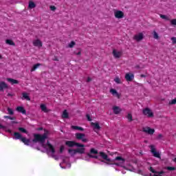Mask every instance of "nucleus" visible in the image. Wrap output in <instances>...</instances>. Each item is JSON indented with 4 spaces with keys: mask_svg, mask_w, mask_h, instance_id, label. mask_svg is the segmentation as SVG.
<instances>
[{
    "mask_svg": "<svg viewBox=\"0 0 176 176\" xmlns=\"http://www.w3.org/2000/svg\"><path fill=\"white\" fill-rule=\"evenodd\" d=\"M45 131L43 135L41 134H34V142H41V144L45 143V141L47 140V135L49 134V131H46V129L44 130Z\"/></svg>",
    "mask_w": 176,
    "mask_h": 176,
    "instance_id": "1",
    "label": "nucleus"
},
{
    "mask_svg": "<svg viewBox=\"0 0 176 176\" xmlns=\"http://www.w3.org/2000/svg\"><path fill=\"white\" fill-rule=\"evenodd\" d=\"M65 145H67V146H69V148H72L74 146H78V148H85V144L78 143L75 141H66Z\"/></svg>",
    "mask_w": 176,
    "mask_h": 176,
    "instance_id": "2",
    "label": "nucleus"
},
{
    "mask_svg": "<svg viewBox=\"0 0 176 176\" xmlns=\"http://www.w3.org/2000/svg\"><path fill=\"white\" fill-rule=\"evenodd\" d=\"M149 148L151 149V153H153V156L154 157H157L158 159H162V157L160 156V153L156 151V148L155 147V145H150Z\"/></svg>",
    "mask_w": 176,
    "mask_h": 176,
    "instance_id": "3",
    "label": "nucleus"
},
{
    "mask_svg": "<svg viewBox=\"0 0 176 176\" xmlns=\"http://www.w3.org/2000/svg\"><path fill=\"white\" fill-rule=\"evenodd\" d=\"M142 113L144 116H147V118H153V112L148 107L142 110Z\"/></svg>",
    "mask_w": 176,
    "mask_h": 176,
    "instance_id": "4",
    "label": "nucleus"
},
{
    "mask_svg": "<svg viewBox=\"0 0 176 176\" xmlns=\"http://www.w3.org/2000/svg\"><path fill=\"white\" fill-rule=\"evenodd\" d=\"M85 137H86V135H85V133H76V140H81L82 142H87L89 140L85 138Z\"/></svg>",
    "mask_w": 176,
    "mask_h": 176,
    "instance_id": "5",
    "label": "nucleus"
},
{
    "mask_svg": "<svg viewBox=\"0 0 176 176\" xmlns=\"http://www.w3.org/2000/svg\"><path fill=\"white\" fill-rule=\"evenodd\" d=\"M125 79L126 82H133L134 80V74L133 73H126L125 74Z\"/></svg>",
    "mask_w": 176,
    "mask_h": 176,
    "instance_id": "6",
    "label": "nucleus"
},
{
    "mask_svg": "<svg viewBox=\"0 0 176 176\" xmlns=\"http://www.w3.org/2000/svg\"><path fill=\"white\" fill-rule=\"evenodd\" d=\"M114 16L116 19H123L124 17V13L120 10L114 12Z\"/></svg>",
    "mask_w": 176,
    "mask_h": 176,
    "instance_id": "7",
    "label": "nucleus"
},
{
    "mask_svg": "<svg viewBox=\"0 0 176 176\" xmlns=\"http://www.w3.org/2000/svg\"><path fill=\"white\" fill-rule=\"evenodd\" d=\"M134 41H136L137 42H140V41H142L144 39V34L139 33L138 34H135L133 36Z\"/></svg>",
    "mask_w": 176,
    "mask_h": 176,
    "instance_id": "8",
    "label": "nucleus"
},
{
    "mask_svg": "<svg viewBox=\"0 0 176 176\" xmlns=\"http://www.w3.org/2000/svg\"><path fill=\"white\" fill-rule=\"evenodd\" d=\"M144 133H147V134H150L152 135L155 133V129H151L150 127L147 126L146 128H143Z\"/></svg>",
    "mask_w": 176,
    "mask_h": 176,
    "instance_id": "9",
    "label": "nucleus"
},
{
    "mask_svg": "<svg viewBox=\"0 0 176 176\" xmlns=\"http://www.w3.org/2000/svg\"><path fill=\"white\" fill-rule=\"evenodd\" d=\"M47 146L48 147L51 153H52V154L56 153V149L54 148V146H53V145H52V144H50V142L49 140L47 141Z\"/></svg>",
    "mask_w": 176,
    "mask_h": 176,
    "instance_id": "10",
    "label": "nucleus"
},
{
    "mask_svg": "<svg viewBox=\"0 0 176 176\" xmlns=\"http://www.w3.org/2000/svg\"><path fill=\"white\" fill-rule=\"evenodd\" d=\"M113 56L115 58H120L122 57V52H118L116 50H113Z\"/></svg>",
    "mask_w": 176,
    "mask_h": 176,
    "instance_id": "11",
    "label": "nucleus"
},
{
    "mask_svg": "<svg viewBox=\"0 0 176 176\" xmlns=\"http://www.w3.org/2000/svg\"><path fill=\"white\" fill-rule=\"evenodd\" d=\"M16 111L17 112H20L21 113H22L23 115H27V111L25 110V109H24L23 107L21 106H19L16 107Z\"/></svg>",
    "mask_w": 176,
    "mask_h": 176,
    "instance_id": "12",
    "label": "nucleus"
},
{
    "mask_svg": "<svg viewBox=\"0 0 176 176\" xmlns=\"http://www.w3.org/2000/svg\"><path fill=\"white\" fill-rule=\"evenodd\" d=\"M113 113H115V115H119V113L122 112V109H120V107L114 106L113 107Z\"/></svg>",
    "mask_w": 176,
    "mask_h": 176,
    "instance_id": "13",
    "label": "nucleus"
},
{
    "mask_svg": "<svg viewBox=\"0 0 176 176\" xmlns=\"http://www.w3.org/2000/svg\"><path fill=\"white\" fill-rule=\"evenodd\" d=\"M33 45L36 47H42L43 46L42 41H41L39 39L34 40L33 41Z\"/></svg>",
    "mask_w": 176,
    "mask_h": 176,
    "instance_id": "14",
    "label": "nucleus"
},
{
    "mask_svg": "<svg viewBox=\"0 0 176 176\" xmlns=\"http://www.w3.org/2000/svg\"><path fill=\"white\" fill-rule=\"evenodd\" d=\"M85 148L84 147L82 148H78L75 149V151H73L74 153H80V155H83L85 153Z\"/></svg>",
    "mask_w": 176,
    "mask_h": 176,
    "instance_id": "15",
    "label": "nucleus"
},
{
    "mask_svg": "<svg viewBox=\"0 0 176 176\" xmlns=\"http://www.w3.org/2000/svg\"><path fill=\"white\" fill-rule=\"evenodd\" d=\"M100 156H101L104 160H107V162H111V159L108 158V155H107L104 152H99Z\"/></svg>",
    "mask_w": 176,
    "mask_h": 176,
    "instance_id": "16",
    "label": "nucleus"
},
{
    "mask_svg": "<svg viewBox=\"0 0 176 176\" xmlns=\"http://www.w3.org/2000/svg\"><path fill=\"white\" fill-rule=\"evenodd\" d=\"M23 135H21V133H20L19 132L14 133V139L20 140V141H21V139H23Z\"/></svg>",
    "mask_w": 176,
    "mask_h": 176,
    "instance_id": "17",
    "label": "nucleus"
},
{
    "mask_svg": "<svg viewBox=\"0 0 176 176\" xmlns=\"http://www.w3.org/2000/svg\"><path fill=\"white\" fill-rule=\"evenodd\" d=\"M91 126H94V130L101 129V126H100V124H98V122H91Z\"/></svg>",
    "mask_w": 176,
    "mask_h": 176,
    "instance_id": "18",
    "label": "nucleus"
},
{
    "mask_svg": "<svg viewBox=\"0 0 176 176\" xmlns=\"http://www.w3.org/2000/svg\"><path fill=\"white\" fill-rule=\"evenodd\" d=\"M22 100H27V101H31V98H30L28 94L23 92L22 93Z\"/></svg>",
    "mask_w": 176,
    "mask_h": 176,
    "instance_id": "19",
    "label": "nucleus"
},
{
    "mask_svg": "<svg viewBox=\"0 0 176 176\" xmlns=\"http://www.w3.org/2000/svg\"><path fill=\"white\" fill-rule=\"evenodd\" d=\"M8 82L11 83V85H19V80L8 78H7Z\"/></svg>",
    "mask_w": 176,
    "mask_h": 176,
    "instance_id": "20",
    "label": "nucleus"
},
{
    "mask_svg": "<svg viewBox=\"0 0 176 176\" xmlns=\"http://www.w3.org/2000/svg\"><path fill=\"white\" fill-rule=\"evenodd\" d=\"M3 89H8V84L5 82H0V91H3Z\"/></svg>",
    "mask_w": 176,
    "mask_h": 176,
    "instance_id": "21",
    "label": "nucleus"
},
{
    "mask_svg": "<svg viewBox=\"0 0 176 176\" xmlns=\"http://www.w3.org/2000/svg\"><path fill=\"white\" fill-rule=\"evenodd\" d=\"M110 93H111L113 96H116L117 98H120V95L118 93L116 89H110Z\"/></svg>",
    "mask_w": 176,
    "mask_h": 176,
    "instance_id": "22",
    "label": "nucleus"
},
{
    "mask_svg": "<svg viewBox=\"0 0 176 176\" xmlns=\"http://www.w3.org/2000/svg\"><path fill=\"white\" fill-rule=\"evenodd\" d=\"M72 130H78L79 131H85V129H83V127H82V126L72 125Z\"/></svg>",
    "mask_w": 176,
    "mask_h": 176,
    "instance_id": "23",
    "label": "nucleus"
},
{
    "mask_svg": "<svg viewBox=\"0 0 176 176\" xmlns=\"http://www.w3.org/2000/svg\"><path fill=\"white\" fill-rule=\"evenodd\" d=\"M21 142H23L25 145H30V143L31 142V140L30 139H26L25 138L23 137V138L21 139Z\"/></svg>",
    "mask_w": 176,
    "mask_h": 176,
    "instance_id": "24",
    "label": "nucleus"
},
{
    "mask_svg": "<svg viewBox=\"0 0 176 176\" xmlns=\"http://www.w3.org/2000/svg\"><path fill=\"white\" fill-rule=\"evenodd\" d=\"M6 43L7 45H9L10 46H16V43L13 41V40L11 39H7L6 40Z\"/></svg>",
    "mask_w": 176,
    "mask_h": 176,
    "instance_id": "25",
    "label": "nucleus"
},
{
    "mask_svg": "<svg viewBox=\"0 0 176 176\" xmlns=\"http://www.w3.org/2000/svg\"><path fill=\"white\" fill-rule=\"evenodd\" d=\"M40 108L43 112H45V113H47L49 112V110H47V107H46V105L41 104L40 106Z\"/></svg>",
    "mask_w": 176,
    "mask_h": 176,
    "instance_id": "26",
    "label": "nucleus"
},
{
    "mask_svg": "<svg viewBox=\"0 0 176 176\" xmlns=\"http://www.w3.org/2000/svg\"><path fill=\"white\" fill-rule=\"evenodd\" d=\"M41 63H36L34 65V66L31 69V72H34V71H35L37 68H38V67H41Z\"/></svg>",
    "mask_w": 176,
    "mask_h": 176,
    "instance_id": "27",
    "label": "nucleus"
},
{
    "mask_svg": "<svg viewBox=\"0 0 176 176\" xmlns=\"http://www.w3.org/2000/svg\"><path fill=\"white\" fill-rule=\"evenodd\" d=\"M29 8L30 9H34V8H36V4L34 3V1L29 2Z\"/></svg>",
    "mask_w": 176,
    "mask_h": 176,
    "instance_id": "28",
    "label": "nucleus"
},
{
    "mask_svg": "<svg viewBox=\"0 0 176 176\" xmlns=\"http://www.w3.org/2000/svg\"><path fill=\"white\" fill-rule=\"evenodd\" d=\"M68 112H67V110H64L62 114V118L63 119H68Z\"/></svg>",
    "mask_w": 176,
    "mask_h": 176,
    "instance_id": "29",
    "label": "nucleus"
},
{
    "mask_svg": "<svg viewBox=\"0 0 176 176\" xmlns=\"http://www.w3.org/2000/svg\"><path fill=\"white\" fill-rule=\"evenodd\" d=\"M160 16L161 17V19H163V20H166V21H170V18L167 16V15L160 14Z\"/></svg>",
    "mask_w": 176,
    "mask_h": 176,
    "instance_id": "30",
    "label": "nucleus"
},
{
    "mask_svg": "<svg viewBox=\"0 0 176 176\" xmlns=\"http://www.w3.org/2000/svg\"><path fill=\"white\" fill-rule=\"evenodd\" d=\"M115 160H118L120 162H122V163H124V162H126V160H124V158L120 157V156H118L116 157Z\"/></svg>",
    "mask_w": 176,
    "mask_h": 176,
    "instance_id": "31",
    "label": "nucleus"
},
{
    "mask_svg": "<svg viewBox=\"0 0 176 176\" xmlns=\"http://www.w3.org/2000/svg\"><path fill=\"white\" fill-rule=\"evenodd\" d=\"M18 130H19V131H21V133H24L25 134H27V133H28V132L27 131V129H24V128H23V127H19V128L18 129Z\"/></svg>",
    "mask_w": 176,
    "mask_h": 176,
    "instance_id": "32",
    "label": "nucleus"
},
{
    "mask_svg": "<svg viewBox=\"0 0 176 176\" xmlns=\"http://www.w3.org/2000/svg\"><path fill=\"white\" fill-rule=\"evenodd\" d=\"M114 82H116V83H118V85L122 84V81L120 80V78H119V77H116L114 79Z\"/></svg>",
    "mask_w": 176,
    "mask_h": 176,
    "instance_id": "33",
    "label": "nucleus"
},
{
    "mask_svg": "<svg viewBox=\"0 0 176 176\" xmlns=\"http://www.w3.org/2000/svg\"><path fill=\"white\" fill-rule=\"evenodd\" d=\"M90 153L97 155L98 153V151L96 150L95 148H91Z\"/></svg>",
    "mask_w": 176,
    "mask_h": 176,
    "instance_id": "34",
    "label": "nucleus"
},
{
    "mask_svg": "<svg viewBox=\"0 0 176 176\" xmlns=\"http://www.w3.org/2000/svg\"><path fill=\"white\" fill-rule=\"evenodd\" d=\"M87 156H89V157H91V159H98V156L93 155L91 153H88Z\"/></svg>",
    "mask_w": 176,
    "mask_h": 176,
    "instance_id": "35",
    "label": "nucleus"
},
{
    "mask_svg": "<svg viewBox=\"0 0 176 176\" xmlns=\"http://www.w3.org/2000/svg\"><path fill=\"white\" fill-rule=\"evenodd\" d=\"M126 118L129 122H133V116L131 113H129Z\"/></svg>",
    "mask_w": 176,
    "mask_h": 176,
    "instance_id": "36",
    "label": "nucleus"
},
{
    "mask_svg": "<svg viewBox=\"0 0 176 176\" xmlns=\"http://www.w3.org/2000/svg\"><path fill=\"white\" fill-rule=\"evenodd\" d=\"M153 38L154 39H159V34H157V32H156V31L153 32Z\"/></svg>",
    "mask_w": 176,
    "mask_h": 176,
    "instance_id": "37",
    "label": "nucleus"
},
{
    "mask_svg": "<svg viewBox=\"0 0 176 176\" xmlns=\"http://www.w3.org/2000/svg\"><path fill=\"white\" fill-rule=\"evenodd\" d=\"M166 170H168V171H174L175 170H176V168L175 167L168 166L166 167Z\"/></svg>",
    "mask_w": 176,
    "mask_h": 176,
    "instance_id": "38",
    "label": "nucleus"
},
{
    "mask_svg": "<svg viewBox=\"0 0 176 176\" xmlns=\"http://www.w3.org/2000/svg\"><path fill=\"white\" fill-rule=\"evenodd\" d=\"M73 151H75V149H69L68 152L70 155H72V156H74L75 155H76V153H74Z\"/></svg>",
    "mask_w": 176,
    "mask_h": 176,
    "instance_id": "39",
    "label": "nucleus"
},
{
    "mask_svg": "<svg viewBox=\"0 0 176 176\" xmlns=\"http://www.w3.org/2000/svg\"><path fill=\"white\" fill-rule=\"evenodd\" d=\"M75 45H76L75 41H72V42L69 44V47L72 48V47H74L75 46Z\"/></svg>",
    "mask_w": 176,
    "mask_h": 176,
    "instance_id": "40",
    "label": "nucleus"
},
{
    "mask_svg": "<svg viewBox=\"0 0 176 176\" xmlns=\"http://www.w3.org/2000/svg\"><path fill=\"white\" fill-rule=\"evenodd\" d=\"M170 25H176V19L170 20Z\"/></svg>",
    "mask_w": 176,
    "mask_h": 176,
    "instance_id": "41",
    "label": "nucleus"
},
{
    "mask_svg": "<svg viewBox=\"0 0 176 176\" xmlns=\"http://www.w3.org/2000/svg\"><path fill=\"white\" fill-rule=\"evenodd\" d=\"M176 104V98L172 100L170 102H169V105H174Z\"/></svg>",
    "mask_w": 176,
    "mask_h": 176,
    "instance_id": "42",
    "label": "nucleus"
},
{
    "mask_svg": "<svg viewBox=\"0 0 176 176\" xmlns=\"http://www.w3.org/2000/svg\"><path fill=\"white\" fill-rule=\"evenodd\" d=\"M4 119H10V120H14V118L10 117V116H5Z\"/></svg>",
    "mask_w": 176,
    "mask_h": 176,
    "instance_id": "43",
    "label": "nucleus"
},
{
    "mask_svg": "<svg viewBox=\"0 0 176 176\" xmlns=\"http://www.w3.org/2000/svg\"><path fill=\"white\" fill-rule=\"evenodd\" d=\"M149 170L153 173V174H157V172H156V170H155V169H153V168L152 166H151L149 168Z\"/></svg>",
    "mask_w": 176,
    "mask_h": 176,
    "instance_id": "44",
    "label": "nucleus"
},
{
    "mask_svg": "<svg viewBox=\"0 0 176 176\" xmlns=\"http://www.w3.org/2000/svg\"><path fill=\"white\" fill-rule=\"evenodd\" d=\"M8 112L9 115H13V113H14L13 110L10 108L8 109Z\"/></svg>",
    "mask_w": 176,
    "mask_h": 176,
    "instance_id": "45",
    "label": "nucleus"
},
{
    "mask_svg": "<svg viewBox=\"0 0 176 176\" xmlns=\"http://www.w3.org/2000/svg\"><path fill=\"white\" fill-rule=\"evenodd\" d=\"M86 118H87L88 122H91L92 119H91V118L90 117V114H87V115H86Z\"/></svg>",
    "mask_w": 176,
    "mask_h": 176,
    "instance_id": "46",
    "label": "nucleus"
},
{
    "mask_svg": "<svg viewBox=\"0 0 176 176\" xmlns=\"http://www.w3.org/2000/svg\"><path fill=\"white\" fill-rule=\"evenodd\" d=\"M50 10H52V12H54V10H56V8L54 6H50Z\"/></svg>",
    "mask_w": 176,
    "mask_h": 176,
    "instance_id": "47",
    "label": "nucleus"
},
{
    "mask_svg": "<svg viewBox=\"0 0 176 176\" xmlns=\"http://www.w3.org/2000/svg\"><path fill=\"white\" fill-rule=\"evenodd\" d=\"M65 148V147L64 146H60V153H63V152H64V149Z\"/></svg>",
    "mask_w": 176,
    "mask_h": 176,
    "instance_id": "48",
    "label": "nucleus"
},
{
    "mask_svg": "<svg viewBox=\"0 0 176 176\" xmlns=\"http://www.w3.org/2000/svg\"><path fill=\"white\" fill-rule=\"evenodd\" d=\"M170 39L172 41V43H173V45H175V43H176V38L175 37H172Z\"/></svg>",
    "mask_w": 176,
    "mask_h": 176,
    "instance_id": "49",
    "label": "nucleus"
},
{
    "mask_svg": "<svg viewBox=\"0 0 176 176\" xmlns=\"http://www.w3.org/2000/svg\"><path fill=\"white\" fill-rule=\"evenodd\" d=\"M75 54H76V56H80V54H82V50H80L79 52L75 53Z\"/></svg>",
    "mask_w": 176,
    "mask_h": 176,
    "instance_id": "50",
    "label": "nucleus"
},
{
    "mask_svg": "<svg viewBox=\"0 0 176 176\" xmlns=\"http://www.w3.org/2000/svg\"><path fill=\"white\" fill-rule=\"evenodd\" d=\"M162 138H163V135L159 134L157 136V140H161Z\"/></svg>",
    "mask_w": 176,
    "mask_h": 176,
    "instance_id": "51",
    "label": "nucleus"
},
{
    "mask_svg": "<svg viewBox=\"0 0 176 176\" xmlns=\"http://www.w3.org/2000/svg\"><path fill=\"white\" fill-rule=\"evenodd\" d=\"M52 157H54V159H55V160H58V158L54 154H52Z\"/></svg>",
    "mask_w": 176,
    "mask_h": 176,
    "instance_id": "52",
    "label": "nucleus"
},
{
    "mask_svg": "<svg viewBox=\"0 0 176 176\" xmlns=\"http://www.w3.org/2000/svg\"><path fill=\"white\" fill-rule=\"evenodd\" d=\"M157 174H159V175H162V174H164V172L163 171L157 172Z\"/></svg>",
    "mask_w": 176,
    "mask_h": 176,
    "instance_id": "53",
    "label": "nucleus"
},
{
    "mask_svg": "<svg viewBox=\"0 0 176 176\" xmlns=\"http://www.w3.org/2000/svg\"><path fill=\"white\" fill-rule=\"evenodd\" d=\"M87 82H91V78L90 77H88L87 79Z\"/></svg>",
    "mask_w": 176,
    "mask_h": 176,
    "instance_id": "54",
    "label": "nucleus"
},
{
    "mask_svg": "<svg viewBox=\"0 0 176 176\" xmlns=\"http://www.w3.org/2000/svg\"><path fill=\"white\" fill-rule=\"evenodd\" d=\"M38 131H42V130H43V127H39L38 128Z\"/></svg>",
    "mask_w": 176,
    "mask_h": 176,
    "instance_id": "55",
    "label": "nucleus"
},
{
    "mask_svg": "<svg viewBox=\"0 0 176 176\" xmlns=\"http://www.w3.org/2000/svg\"><path fill=\"white\" fill-rule=\"evenodd\" d=\"M8 97H12L13 96V95L12 94H8Z\"/></svg>",
    "mask_w": 176,
    "mask_h": 176,
    "instance_id": "56",
    "label": "nucleus"
},
{
    "mask_svg": "<svg viewBox=\"0 0 176 176\" xmlns=\"http://www.w3.org/2000/svg\"><path fill=\"white\" fill-rule=\"evenodd\" d=\"M146 76H145L144 74H141L140 75V78H145Z\"/></svg>",
    "mask_w": 176,
    "mask_h": 176,
    "instance_id": "57",
    "label": "nucleus"
},
{
    "mask_svg": "<svg viewBox=\"0 0 176 176\" xmlns=\"http://www.w3.org/2000/svg\"><path fill=\"white\" fill-rule=\"evenodd\" d=\"M54 61H58V58H54Z\"/></svg>",
    "mask_w": 176,
    "mask_h": 176,
    "instance_id": "58",
    "label": "nucleus"
},
{
    "mask_svg": "<svg viewBox=\"0 0 176 176\" xmlns=\"http://www.w3.org/2000/svg\"><path fill=\"white\" fill-rule=\"evenodd\" d=\"M2 127H3L2 125H0V129H2Z\"/></svg>",
    "mask_w": 176,
    "mask_h": 176,
    "instance_id": "59",
    "label": "nucleus"
},
{
    "mask_svg": "<svg viewBox=\"0 0 176 176\" xmlns=\"http://www.w3.org/2000/svg\"><path fill=\"white\" fill-rule=\"evenodd\" d=\"M101 162H102V163H105V162H104V160H101Z\"/></svg>",
    "mask_w": 176,
    "mask_h": 176,
    "instance_id": "60",
    "label": "nucleus"
},
{
    "mask_svg": "<svg viewBox=\"0 0 176 176\" xmlns=\"http://www.w3.org/2000/svg\"><path fill=\"white\" fill-rule=\"evenodd\" d=\"M2 58V56L0 54V59Z\"/></svg>",
    "mask_w": 176,
    "mask_h": 176,
    "instance_id": "61",
    "label": "nucleus"
},
{
    "mask_svg": "<svg viewBox=\"0 0 176 176\" xmlns=\"http://www.w3.org/2000/svg\"><path fill=\"white\" fill-rule=\"evenodd\" d=\"M153 176H160V175H154Z\"/></svg>",
    "mask_w": 176,
    "mask_h": 176,
    "instance_id": "62",
    "label": "nucleus"
},
{
    "mask_svg": "<svg viewBox=\"0 0 176 176\" xmlns=\"http://www.w3.org/2000/svg\"><path fill=\"white\" fill-rule=\"evenodd\" d=\"M116 164V166H119V164Z\"/></svg>",
    "mask_w": 176,
    "mask_h": 176,
    "instance_id": "63",
    "label": "nucleus"
}]
</instances>
